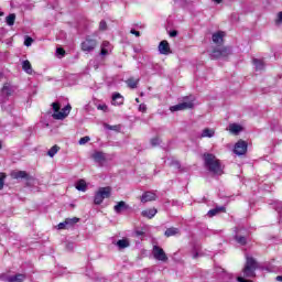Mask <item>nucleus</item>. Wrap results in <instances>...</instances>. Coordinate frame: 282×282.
Segmentation results:
<instances>
[{"label":"nucleus","mask_w":282,"mask_h":282,"mask_svg":"<svg viewBox=\"0 0 282 282\" xmlns=\"http://www.w3.org/2000/svg\"><path fill=\"white\" fill-rule=\"evenodd\" d=\"M203 160L205 162L206 169L214 173V175H224V165H221V161L212 153L203 154Z\"/></svg>","instance_id":"nucleus-1"},{"label":"nucleus","mask_w":282,"mask_h":282,"mask_svg":"<svg viewBox=\"0 0 282 282\" xmlns=\"http://www.w3.org/2000/svg\"><path fill=\"white\" fill-rule=\"evenodd\" d=\"M258 264H257V260H254V258L247 256V261L245 264V268L242 270V276H238L237 281L238 282H250L248 280L245 279H252L254 278V271L257 270Z\"/></svg>","instance_id":"nucleus-2"},{"label":"nucleus","mask_w":282,"mask_h":282,"mask_svg":"<svg viewBox=\"0 0 282 282\" xmlns=\"http://www.w3.org/2000/svg\"><path fill=\"white\" fill-rule=\"evenodd\" d=\"M52 108L54 111L52 115L54 120H65V118H67L72 111V105L69 104L61 109V104L53 102Z\"/></svg>","instance_id":"nucleus-3"},{"label":"nucleus","mask_w":282,"mask_h":282,"mask_svg":"<svg viewBox=\"0 0 282 282\" xmlns=\"http://www.w3.org/2000/svg\"><path fill=\"white\" fill-rule=\"evenodd\" d=\"M109 197H111V187H100L95 193L94 204H96V206H100V204H102L105 199H109Z\"/></svg>","instance_id":"nucleus-4"},{"label":"nucleus","mask_w":282,"mask_h":282,"mask_svg":"<svg viewBox=\"0 0 282 282\" xmlns=\"http://www.w3.org/2000/svg\"><path fill=\"white\" fill-rule=\"evenodd\" d=\"M232 54V48L228 46L214 48V51L210 53V57L214 59L217 58H228Z\"/></svg>","instance_id":"nucleus-5"},{"label":"nucleus","mask_w":282,"mask_h":282,"mask_svg":"<svg viewBox=\"0 0 282 282\" xmlns=\"http://www.w3.org/2000/svg\"><path fill=\"white\" fill-rule=\"evenodd\" d=\"M80 221V218L73 217V218H66L63 223H59L57 225L58 230H67L69 228H74L76 224Z\"/></svg>","instance_id":"nucleus-6"},{"label":"nucleus","mask_w":282,"mask_h":282,"mask_svg":"<svg viewBox=\"0 0 282 282\" xmlns=\"http://www.w3.org/2000/svg\"><path fill=\"white\" fill-rule=\"evenodd\" d=\"M152 254L156 261H163V263H166L169 261V257L166 256V252H164V249L159 246H154L152 249Z\"/></svg>","instance_id":"nucleus-7"},{"label":"nucleus","mask_w":282,"mask_h":282,"mask_svg":"<svg viewBox=\"0 0 282 282\" xmlns=\"http://www.w3.org/2000/svg\"><path fill=\"white\" fill-rule=\"evenodd\" d=\"M98 45V42L91 37H86L82 43V52H94Z\"/></svg>","instance_id":"nucleus-8"},{"label":"nucleus","mask_w":282,"mask_h":282,"mask_svg":"<svg viewBox=\"0 0 282 282\" xmlns=\"http://www.w3.org/2000/svg\"><path fill=\"white\" fill-rule=\"evenodd\" d=\"M248 151V143L243 140H239L234 148V153H236V155H246Z\"/></svg>","instance_id":"nucleus-9"},{"label":"nucleus","mask_w":282,"mask_h":282,"mask_svg":"<svg viewBox=\"0 0 282 282\" xmlns=\"http://www.w3.org/2000/svg\"><path fill=\"white\" fill-rule=\"evenodd\" d=\"M194 104L193 101H184L182 104H177L175 106L170 107V111L175 112V111H184L186 109H193Z\"/></svg>","instance_id":"nucleus-10"},{"label":"nucleus","mask_w":282,"mask_h":282,"mask_svg":"<svg viewBox=\"0 0 282 282\" xmlns=\"http://www.w3.org/2000/svg\"><path fill=\"white\" fill-rule=\"evenodd\" d=\"M91 158L99 166H102L107 162V154L105 152L95 151Z\"/></svg>","instance_id":"nucleus-11"},{"label":"nucleus","mask_w":282,"mask_h":282,"mask_svg":"<svg viewBox=\"0 0 282 282\" xmlns=\"http://www.w3.org/2000/svg\"><path fill=\"white\" fill-rule=\"evenodd\" d=\"M159 52L164 56H169V54H171V45H169V42L166 40L160 42Z\"/></svg>","instance_id":"nucleus-12"},{"label":"nucleus","mask_w":282,"mask_h":282,"mask_svg":"<svg viewBox=\"0 0 282 282\" xmlns=\"http://www.w3.org/2000/svg\"><path fill=\"white\" fill-rule=\"evenodd\" d=\"M155 199H158V195H155L153 192H145L141 196L142 204H147L148 202H155Z\"/></svg>","instance_id":"nucleus-13"},{"label":"nucleus","mask_w":282,"mask_h":282,"mask_svg":"<svg viewBox=\"0 0 282 282\" xmlns=\"http://www.w3.org/2000/svg\"><path fill=\"white\" fill-rule=\"evenodd\" d=\"M10 177H12V180H28V172L15 170L10 173Z\"/></svg>","instance_id":"nucleus-14"},{"label":"nucleus","mask_w":282,"mask_h":282,"mask_svg":"<svg viewBox=\"0 0 282 282\" xmlns=\"http://www.w3.org/2000/svg\"><path fill=\"white\" fill-rule=\"evenodd\" d=\"M226 36V33L223 31H218L213 34L212 40L216 45H220V43H224V37Z\"/></svg>","instance_id":"nucleus-15"},{"label":"nucleus","mask_w":282,"mask_h":282,"mask_svg":"<svg viewBox=\"0 0 282 282\" xmlns=\"http://www.w3.org/2000/svg\"><path fill=\"white\" fill-rule=\"evenodd\" d=\"M112 105H116L117 107H120V105H124V97H122L120 93H115L112 95Z\"/></svg>","instance_id":"nucleus-16"},{"label":"nucleus","mask_w":282,"mask_h":282,"mask_svg":"<svg viewBox=\"0 0 282 282\" xmlns=\"http://www.w3.org/2000/svg\"><path fill=\"white\" fill-rule=\"evenodd\" d=\"M228 131H230L234 135H238V133H241L243 131V127L239 123H230Z\"/></svg>","instance_id":"nucleus-17"},{"label":"nucleus","mask_w":282,"mask_h":282,"mask_svg":"<svg viewBox=\"0 0 282 282\" xmlns=\"http://www.w3.org/2000/svg\"><path fill=\"white\" fill-rule=\"evenodd\" d=\"M142 217H147L148 219H153L155 215H158V209L156 208H150L145 209L141 213Z\"/></svg>","instance_id":"nucleus-18"},{"label":"nucleus","mask_w":282,"mask_h":282,"mask_svg":"<svg viewBox=\"0 0 282 282\" xmlns=\"http://www.w3.org/2000/svg\"><path fill=\"white\" fill-rule=\"evenodd\" d=\"M200 138H215V129L205 128L200 133Z\"/></svg>","instance_id":"nucleus-19"},{"label":"nucleus","mask_w":282,"mask_h":282,"mask_svg":"<svg viewBox=\"0 0 282 282\" xmlns=\"http://www.w3.org/2000/svg\"><path fill=\"white\" fill-rule=\"evenodd\" d=\"M22 69H23V72H25L26 74H30V75H32L34 73V70L32 69V64L28 59L22 62Z\"/></svg>","instance_id":"nucleus-20"},{"label":"nucleus","mask_w":282,"mask_h":282,"mask_svg":"<svg viewBox=\"0 0 282 282\" xmlns=\"http://www.w3.org/2000/svg\"><path fill=\"white\" fill-rule=\"evenodd\" d=\"M129 208V205L124 203V200L119 202L115 207V213H120L121 210H127Z\"/></svg>","instance_id":"nucleus-21"},{"label":"nucleus","mask_w":282,"mask_h":282,"mask_svg":"<svg viewBox=\"0 0 282 282\" xmlns=\"http://www.w3.org/2000/svg\"><path fill=\"white\" fill-rule=\"evenodd\" d=\"M75 188L77 191H82V193H85V191H87V182H85V180H79L76 183Z\"/></svg>","instance_id":"nucleus-22"},{"label":"nucleus","mask_w":282,"mask_h":282,"mask_svg":"<svg viewBox=\"0 0 282 282\" xmlns=\"http://www.w3.org/2000/svg\"><path fill=\"white\" fill-rule=\"evenodd\" d=\"M164 235L165 237H175V235H180V229L175 227L167 228Z\"/></svg>","instance_id":"nucleus-23"},{"label":"nucleus","mask_w":282,"mask_h":282,"mask_svg":"<svg viewBox=\"0 0 282 282\" xmlns=\"http://www.w3.org/2000/svg\"><path fill=\"white\" fill-rule=\"evenodd\" d=\"M253 65L257 72H261L265 67V64L263 63V61L258 58H253Z\"/></svg>","instance_id":"nucleus-24"},{"label":"nucleus","mask_w":282,"mask_h":282,"mask_svg":"<svg viewBox=\"0 0 282 282\" xmlns=\"http://www.w3.org/2000/svg\"><path fill=\"white\" fill-rule=\"evenodd\" d=\"M106 47H109V42L107 41L102 42L101 44V52H100L101 56H107L109 52H111V48H106Z\"/></svg>","instance_id":"nucleus-25"},{"label":"nucleus","mask_w":282,"mask_h":282,"mask_svg":"<svg viewBox=\"0 0 282 282\" xmlns=\"http://www.w3.org/2000/svg\"><path fill=\"white\" fill-rule=\"evenodd\" d=\"M23 281H25V275L23 274H17L8 278V282H23Z\"/></svg>","instance_id":"nucleus-26"},{"label":"nucleus","mask_w":282,"mask_h":282,"mask_svg":"<svg viewBox=\"0 0 282 282\" xmlns=\"http://www.w3.org/2000/svg\"><path fill=\"white\" fill-rule=\"evenodd\" d=\"M126 83L130 89H135L138 87V83H140V79L129 78Z\"/></svg>","instance_id":"nucleus-27"},{"label":"nucleus","mask_w":282,"mask_h":282,"mask_svg":"<svg viewBox=\"0 0 282 282\" xmlns=\"http://www.w3.org/2000/svg\"><path fill=\"white\" fill-rule=\"evenodd\" d=\"M117 246L118 248H120V250L124 249V248H129L130 243H129V239H121L117 241Z\"/></svg>","instance_id":"nucleus-28"},{"label":"nucleus","mask_w":282,"mask_h":282,"mask_svg":"<svg viewBox=\"0 0 282 282\" xmlns=\"http://www.w3.org/2000/svg\"><path fill=\"white\" fill-rule=\"evenodd\" d=\"M58 151H61V147L58 145H53L48 151H47V155L50 158H54V155H56V153H58Z\"/></svg>","instance_id":"nucleus-29"},{"label":"nucleus","mask_w":282,"mask_h":282,"mask_svg":"<svg viewBox=\"0 0 282 282\" xmlns=\"http://www.w3.org/2000/svg\"><path fill=\"white\" fill-rule=\"evenodd\" d=\"M237 243H239L240 246H246L248 239L246 238V236H241L239 234L236 235L235 237Z\"/></svg>","instance_id":"nucleus-30"},{"label":"nucleus","mask_w":282,"mask_h":282,"mask_svg":"<svg viewBox=\"0 0 282 282\" xmlns=\"http://www.w3.org/2000/svg\"><path fill=\"white\" fill-rule=\"evenodd\" d=\"M14 21H17V14L11 13L6 18L7 25H14Z\"/></svg>","instance_id":"nucleus-31"},{"label":"nucleus","mask_w":282,"mask_h":282,"mask_svg":"<svg viewBox=\"0 0 282 282\" xmlns=\"http://www.w3.org/2000/svg\"><path fill=\"white\" fill-rule=\"evenodd\" d=\"M221 210H224V207H220V208H214V209H210L207 215L208 217H215V215L221 213Z\"/></svg>","instance_id":"nucleus-32"},{"label":"nucleus","mask_w":282,"mask_h":282,"mask_svg":"<svg viewBox=\"0 0 282 282\" xmlns=\"http://www.w3.org/2000/svg\"><path fill=\"white\" fill-rule=\"evenodd\" d=\"M6 173L1 172L0 173V191H3V186L6 184Z\"/></svg>","instance_id":"nucleus-33"},{"label":"nucleus","mask_w":282,"mask_h":282,"mask_svg":"<svg viewBox=\"0 0 282 282\" xmlns=\"http://www.w3.org/2000/svg\"><path fill=\"white\" fill-rule=\"evenodd\" d=\"M89 140H91L89 137L80 138L78 141V144H80V147H83V145L87 144V142H89Z\"/></svg>","instance_id":"nucleus-34"},{"label":"nucleus","mask_w":282,"mask_h":282,"mask_svg":"<svg viewBox=\"0 0 282 282\" xmlns=\"http://www.w3.org/2000/svg\"><path fill=\"white\" fill-rule=\"evenodd\" d=\"M282 23V11L278 13L275 19V25H281Z\"/></svg>","instance_id":"nucleus-35"},{"label":"nucleus","mask_w":282,"mask_h":282,"mask_svg":"<svg viewBox=\"0 0 282 282\" xmlns=\"http://www.w3.org/2000/svg\"><path fill=\"white\" fill-rule=\"evenodd\" d=\"M99 30L105 31L107 30V22L105 20H101L99 23Z\"/></svg>","instance_id":"nucleus-36"},{"label":"nucleus","mask_w":282,"mask_h":282,"mask_svg":"<svg viewBox=\"0 0 282 282\" xmlns=\"http://www.w3.org/2000/svg\"><path fill=\"white\" fill-rule=\"evenodd\" d=\"M33 42H34V40L32 37H26L24 41V45L26 47H30V45H32Z\"/></svg>","instance_id":"nucleus-37"},{"label":"nucleus","mask_w":282,"mask_h":282,"mask_svg":"<svg viewBox=\"0 0 282 282\" xmlns=\"http://www.w3.org/2000/svg\"><path fill=\"white\" fill-rule=\"evenodd\" d=\"M56 54H57L58 56L63 57V56H65V50L62 48V47H58V48L56 50Z\"/></svg>","instance_id":"nucleus-38"},{"label":"nucleus","mask_w":282,"mask_h":282,"mask_svg":"<svg viewBox=\"0 0 282 282\" xmlns=\"http://www.w3.org/2000/svg\"><path fill=\"white\" fill-rule=\"evenodd\" d=\"M151 144H152V147H158V144H160V139H158V138L152 139Z\"/></svg>","instance_id":"nucleus-39"},{"label":"nucleus","mask_w":282,"mask_h":282,"mask_svg":"<svg viewBox=\"0 0 282 282\" xmlns=\"http://www.w3.org/2000/svg\"><path fill=\"white\" fill-rule=\"evenodd\" d=\"M139 111H142V113H144V111H147V105L141 104V105L139 106Z\"/></svg>","instance_id":"nucleus-40"},{"label":"nucleus","mask_w":282,"mask_h":282,"mask_svg":"<svg viewBox=\"0 0 282 282\" xmlns=\"http://www.w3.org/2000/svg\"><path fill=\"white\" fill-rule=\"evenodd\" d=\"M130 34H133L134 36L139 37L140 36V32L139 31H135V30H131L130 31Z\"/></svg>","instance_id":"nucleus-41"},{"label":"nucleus","mask_w":282,"mask_h":282,"mask_svg":"<svg viewBox=\"0 0 282 282\" xmlns=\"http://www.w3.org/2000/svg\"><path fill=\"white\" fill-rule=\"evenodd\" d=\"M275 210H278V213L280 215H282V204L281 203L275 207Z\"/></svg>","instance_id":"nucleus-42"},{"label":"nucleus","mask_w":282,"mask_h":282,"mask_svg":"<svg viewBox=\"0 0 282 282\" xmlns=\"http://www.w3.org/2000/svg\"><path fill=\"white\" fill-rule=\"evenodd\" d=\"M170 36H171L172 39H174V36H177V31H171V32H170Z\"/></svg>","instance_id":"nucleus-43"},{"label":"nucleus","mask_w":282,"mask_h":282,"mask_svg":"<svg viewBox=\"0 0 282 282\" xmlns=\"http://www.w3.org/2000/svg\"><path fill=\"white\" fill-rule=\"evenodd\" d=\"M197 257H199V253L194 252V253H193V259H197Z\"/></svg>","instance_id":"nucleus-44"},{"label":"nucleus","mask_w":282,"mask_h":282,"mask_svg":"<svg viewBox=\"0 0 282 282\" xmlns=\"http://www.w3.org/2000/svg\"><path fill=\"white\" fill-rule=\"evenodd\" d=\"M275 281L282 282V275H278V276L275 278Z\"/></svg>","instance_id":"nucleus-45"},{"label":"nucleus","mask_w":282,"mask_h":282,"mask_svg":"<svg viewBox=\"0 0 282 282\" xmlns=\"http://www.w3.org/2000/svg\"><path fill=\"white\" fill-rule=\"evenodd\" d=\"M214 3H221L223 0H213Z\"/></svg>","instance_id":"nucleus-46"},{"label":"nucleus","mask_w":282,"mask_h":282,"mask_svg":"<svg viewBox=\"0 0 282 282\" xmlns=\"http://www.w3.org/2000/svg\"><path fill=\"white\" fill-rule=\"evenodd\" d=\"M106 50H111V44L109 43V46H105Z\"/></svg>","instance_id":"nucleus-47"},{"label":"nucleus","mask_w":282,"mask_h":282,"mask_svg":"<svg viewBox=\"0 0 282 282\" xmlns=\"http://www.w3.org/2000/svg\"><path fill=\"white\" fill-rule=\"evenodd\" d=\"M108 129L113 130V129H116V127L109 126Z\"/></svg>","instance_id":"nucleus-48"},{"label":"nucleus","mask_w":282,"mask_h":282,"mask_svg":"<svg viewBox=\"0 0 282 282\" xmlns=\"http://www.w3.org/2000/svg\"><path fill=\"white\" fill-rule=\"evenodd\" d=\"M99 109H107V106H104V107H99Z\"/></svg>","instance_id":"nucleus-49"},{"label":"nucleus","mask_w":282,"mask_h":282,"mask_svg":"<svg viewBox=\"0 0 282 282\" xmlns=\"http://www.w3.org/2000/svg\"><path fill=\"white\" fill-rule=\"evenodd\" d=\"M6 89H8V87L4 86V87L2 88V91H6Z\"/></svg>","instance_id":"nucleus-50"},{"label":"nucleus","mask_w":282,"mask_h":282,"mask_svg":"<svg viewBox=\"0 0 282 282\" xmlns=\"http://www.w3.org/2000/svg\"><path fill=\"white\" fill-rule=\"evenodd\" d=\"M135 102H140V98H135Z\"/></svg>","instance_id":"nucleus-51"},{"label":"nucleus","mask_w":282,"mask_h":282,"mask_svg":"<svg viewBox=\"0 0 282 282\" xmlns=\"http://www.w3.org/2000/svg\"><path fill=\"white\" fill-rule=\"evenodd\" d=\"M175 164H176L177 169H180V163H178V162H176Z\"/></svg>","instance_id":"nucleus-52"},{"label":"nucleus","mask_w":282,"mask_h":282,"mask_svg":"<svg viewBox=\"0 0 282 282\" xmlns=\"http://www.w3.org/2000/svg\"><path fill=\"white\" fill-rule=\"evenodd\" d=\"M0 17H3V12L0 11Z\"/></svg>","instance_id":"nucleus-53"},{"label":"nucleus","mask_w":282,"mask_h":282,"mask_svg":"<svg viewBox=\"0 0 282 282\" xmlns=\"http://www.w3.org/2000/svg\"><path fill=\"white\" fill-rule=\"evenodd\" d=\"M2 148V145H1V142H0V149Z\"/></svg>","instance_id":"nucleus-54"}]
</instances>
